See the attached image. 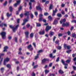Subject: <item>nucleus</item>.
I'll use <instances>...</instances> for the list:
<instances>
[{"label":"nucleus","mask_w":76,"mask_h":76,"mask_svg":"<svg viewBox=\"0 0 76 76\" xmlns=\"http://www.w3.org/2000/svg\"><path fill=\"white\" fill-rule=\"evenodd\" d=\"M6 33L5 32H2L1 33V35L2 38L3 39H5L6 38Z\"/></svg>","instance_id":"1"},{"label":"nucleus","mask_w":76,"mask_h":76,"mask_svg":"<svg viewBox=\"0 0 76 76\" xmlns=\"http://www.w3.org/2000/svg\"><path fill=\"white\" fill-rule=\"evenodd\" d=\"M60 18H56L53 23V25H57L58 23V20H59Z\"/></svg>","instance_id":"2"},{"label":"nucleus","mask_w":76,"mask_h":76,"mask_svg":"<svg viewBox=\"0 0 76 76\" xmlns=\"http://www.w3.org/2000/svg\"><path fill=\"white\" fill-rule=\"evenodd\" d=\"M26 39H28L29 38V32L26 31L25 32Z\"/></svg>","instance_id":"3"},{"label":"nucleus","mask_w":76,"mask_h":76,"mask_svg":"<svg viewBox=\"0 0 76 76\" xmlns=\"http://www.w3.org/2000/svg\"><path fill=\"white\" fill-rule=\"evenodd\" d=\"M58 11L57 9L56 8L55 10H53V13L52 14L53 16H54L56 15V13Z\"/></svg>","instance_id":"4"},{"label":"nucleus","mask_w":76,"mask_h":76,"mask_svg":"<svg viewBox=\"0 0 76 76\" xmlns=\"http://www.w3.org/2000/svg\"><path fill=\"white\" fill-rule=\"evenodd\" d=\"M20 3V0H19V1H17V3L16 4H15L14 5V7H17V6Z\"/></svg>","instance_id":"5"},{"label":"nucleus","mask_w":76,"mask_h":76,"mask_svg":"<svg viewBox=\"0 0 76 76\" xmlns=\"http://www.w3.org/2000/svg\"><path fill=\"white\" fill-rule=\"evenodd\" d=\"M10 60V58H8V57L7 58L4 60V65H6V62H8Z\"/></svg>","instance_id":"6"},{"label":"nucleus","mask_w":76,"mask_h":76,"mask_svg":"<svg viewBox=\"0 0 76 76\" xmlns=\"http://www.w3.org/2000/svg\"><path fill=\"white\" fill-rule=\"evenodd\" d=\"M19 24H18L17 26H16L15 27H14V28L13 29H12V31H13V32H15L16 30H17L18 28V27H19Z\"/></svg>","instance_id":"7"},{"label":"nucleus","mask_w":76,"mask_h":76,"mask_svg":"<svg viewBox=\"0 0 76 76\" xmlns=\"http://www.w3.org/2000/svg\"><path fill=\"white\" fill-rule=\"evenodd\" d=\"M27 48L28 49V50H30V51H32L33 50V48H32L31 45H30L28 46Z\"/></svg>","instance_id":"8"},{"label":"nucleus","mask_w":76,"mask_h":76,"mask_svg":"<svg viewBox=\"0 0 76 76\" xmlns=\"http://www.w3.org/2000/svg\"><path fill=\"white\" fill-rule=\"evenodd\" d=\"M43 16V15L42 14H40L39 15V17L40 18H39V22H41V21L42 20V19H43V18L42 17Z\"/></svg>","instance_id":"9"},{"label":"nucleus","mask_w":76,"mask_h":76,"mask_svg":"<svg viewBox=\"0 0 76 76\" xmlns=\"http://www.w3.org/2000/svg\"><path fill=\"white\" fill-rule=\"evenodd\" d=\"M49 59H44L42 61V63H45L46 61H48Z\"/></svg>","instance_id":"10"},{"label":"nucleus","mask_w":76,"mask_h":76,"mask_svg":"<svg viewBox=\"0 0 76 76\" xmlns=\"http://www.w3.org/2000/svg\"><path fill=\"white\" fill-rule=\"evenodd\" d=\"M28 21V19H25L24 20H23V22L22 24V25L23 26L24 25H25V23H26Z\"/></svg>","instance_id":"11"},{"label":"nucleus","mask_w":76,"mask_h":76,"mask_svg":"<svg viewBox=\"0 0 76 76\" xmlns=\"http://www.w3.org/2000/svg\"><path fill=\"white\" fill-rule=\"evenodd\" d=\"M51 28V26H47L46 28V32H48V31Z\"/></svg>","instance_id":"12"},{"label":"nucleus","mask_w":76,"mask_h":76,"mask_svg":"<svg viewBox=\"0 0 76 76\" xmlns=\"http://www.w3.org/2000/svg\"><path fill=\"white\" fill-rule=\"evenodd\" d=\"M69 25V23L66 22V23H64L62 24V26H68Z\"/></svg>","instance_id":"13"},{"label":"nucleus","mask_w":76,"mask_h":76,"mask_svg":"<svg viewBox=\"0 0 76 76\" xmlns=\"http://www.w3.org/2000/svg\"><path fill=\"white\" fill-rule=\"evenodd\" d=\"M8 48H9L7 46H6L5 47H4V49L3 50V52H7V50Z\"/></svg>","instance_id":"14"},{"label":"nucleus","mask_w":76,"mask_h":76,"mask_svg":"<svg viewBox=\"0 0 76 76\" xmlns=\"http://www.w3.org/2000/svg\"><path fill=\"white\" fill-rule=\"evenodd\" d=\"M36 9L37 10H39L40 11H41L42 10V9H41V7H40V6H39L36 7Z\"/></svg>","instance_id":"15"},{"label":"nucleus","mask_w":76,"mask_h":76,"mask_svg":"<svg viewBox=\"0 0 76 76\" xmlns=\"http://www.w3.org/2000/svg\"><path fill=\"white\" fill-rule=\"evenodd\" d=\"M44 33H45L44 30H43L42 31H40L39 32L40 35H44Z\"/></svg>","instance_id":"16"},{"label":"nucleus","mask_w":76,"mask_h":76,"mask_svg":"<svg viewBox=\"0 0 76 76\" xmlns=\"http://www.w3.org/2000/svg\"><path fill=\"white\" fill-rule=\"evenodd\" d=\"M58 72L59 73H60V74H61V75H63V74L64 73V72L61 70H60Z\"/></svg>","instance_id":"17"},{"label":"nucleus","mask_w":76,"mask_h":76,"mask_svg":"<svg viewBox=\"0 0 76 76\" xmlns=\"http://www.w3.org/2000/svg\"><path fill=\"white\" fill-rule=\"evenodd\" d=\"M72 37L73 38H75L76 39V34L75 33H72Z\"/></svg>","instance_id":"18"},{"label":"nucleus","mask_w":76,"mask_h":76,"mask_svg":"<svg viewBox=\"0 0 76 76\" xmlns=\"http://www.w3.org/2000/svg\"><path fill=\"white\" fill-rule=\"evenodd\" d=\"M39 54H37V56H35V58H34L35 60H37L38 59V58H39Z\"/></svg>","instance_id":"19"},{"label":"nucleus","mask_w":76,"mask_h":76,"mask_svg":"<svg viewBox=\"0 0 76 76\" xmlns=\"http://www.w3.org/2000/svg\"><path fill=\"white\" fill-rule=\"evenodd\" d=\"M25 16H28L29 15V12H26L25 14Z\"/></svg>","instance_id":"20"},{"label":"nucleus","mask_w":76,"mask_h":76,"mask_svg":"<svg viewBox=\"0 0 76 76\" xmlns=\"http://www.w3.org/2000/svg\"><path fill=\"white\" fill-rule=\"evenodd\" d=\"M7 16L8 18L10 17V16H12V13H11L10 14H9V13L7 12Z\"/></svg>","instance_id":"21"},{"label":"nucleus","mask_w":76,"mask_h":76,"mask_svg":"<svg viewBox=\"0 0 76 76\" xmlns=\"http://www.w3.org/2000/svg\"><path fill=\"white\" fill-rule=\"evenodd\" d=\"M53 7V5L52 4H50L49 9V10H51Z\"/></svg>","instance_id":"22"},{"label":"nucleus","mask_w":76,"mask_h":76,"mask_svg":"<svg viewBox=\"0 0 76 76\" xmlns=\"http://www.w3.org/2000/svg\"><path fill=\"white\" fill-rule=\"evenodd\" d=\"M71 61V59H68L66 61V63H70Z\"/></svg>","instance_id":"23"},{"label":"nucleus","mask_w":76,"mask_h":76,"mask_svg":"<svg viewBox=\"0 0 76 76\" xmlns=\"http://www.w3.org/2000/svg\"><path fill=\"white\" fill-rule=\"evenodd\" d=\"M66 22V19L64 18L62 20V21H60V23L61 24L62 22Z\"/></svg>","instance_id":"24"},{"label":"nucleus","mask_w":76,"mask_h":76,"mask_svg":"<svg viewBox=\"0 0 76 76\" xmlns=\"http://www.w3.org/2000/svg\"><path fill=\"white\" fill-rule=\"evenodd\" d=\"M36 25L37 26V27H39V26H41V24L39 23H36Z\"/></svg>","instance_id":"25"},{"label":"nucleus","mask_w":76,"mask_h":76,"mask_svg":"<svg viewBox=\"0 0 76 76\" xmlns=\"http://www.w3.org/2000/svg\"><path fill=\"white\" fill-rule=\"evenodd\" d=\"M7 67L8 68H9V69H11V65L9 64H8L7 65Z\"/></svg>","instance_id":"26"},{"label":"nucleus","mask_w":76,"mask_h":76,"mask_svg":"<svg viewBox=\"0 0 76 76\" xmlns=\"http://www.w3.org/2000/svg\"><path fill=\"white\" fill-rule=\"evenodd\" d=\"M30 38H33V37H34V33H31L30 35Z\"/></svg>","instance_id":"27"},{"label":"nucleus","mask_w":76,"mask_h":76,"mask_svg":"<svg viewBox=\"0 0 76 76\" xmlns=\"http://www.w3.org/2000/svg\"><path fill=\"white\" fill-rule=\"evenodd\" d=\"M59 40H56L55 41V43L56 44H58V45H59Z\"/></svg>","instance_id":"28"},{"label":"nucleus","mask_w":76,"mask_h":76,"mask_svg":"<svg viewBox=\"0 0 76 76\" xmlns=\"http://www.w3.org/2000/svg\"><path fill=\"white\" fill-rule=\"evenodd\" d=\"M32 4L31 3V2H30L29 3V5H30V10H31V9H32V7L31 6V5Z\"/></svg>","instance_id":"29"},{"label":"nucleus","mask_w":76,"mask_h":76,"mask_svg":"<svg viewBox=\"0 0 76 76\" xmlns=\"http://www.w3.org/2000/svg\"><path fill=\"white\" fill-rule=\"evenodd\" d=\"M9 9H10V11L11 12H12V10H13V8H12V7H9Z\"/></svg>","instance_id":"30"},{"label":"nucleus","mask_w":76,"mask_h":76,"mask_svg":"<svg viewBox=\"0 0 76 76\" xmlns=\"http://www.w3.org/2000/svg\"><path fill=\"white\" fill-rule=\"evenodd\" d=\"M54 34V32H50V35L51 36H53V35Z\"/></svg>","instance_id":"31"},{"label":"nucleus","mask_w":76,"mask_h":76,"mask_svg":"<svg viewBox=\"0 0 76 76\" xmlns=\"http://www.w3.org/2000/svg\"><path fill=\"white\" fill-rule=\"evenodd\" d=\"M49 72H50L49 70H45V74H47V73H49Z\"/></svg>","instance_id":"32"},{"label":"nucleus","mask_w":76,"mask_h":76,"mask_svg":"<svg viewBox=\"0 0 76 76\" xmlns=\"http://www.w3.org/2000/svg\"><path fill=\"white\" fill-rule=\"evenodd\" d=\"M56 48L58 50H61V47L60 46H57Z\"/></svg>","instance_id":"33"},{"label":"nucleus","mask_w":76,"mask_h":76,"mask_svg":"<svg viewBox=\"0 0 76 76\" xmlns=\"http://www.w3.org/2000/svg\"><path fill=\"white\" fill-rule=\"evenodd\" d=\"M64 48L66 49V48H67V45H66V44H64Z\"/></svg>","instance_id":"34"},{"label":"nucleus","mask_w":76,"mask_h":76,"mask_svg":"<svg viewBox=\"0 0 76 76\" xmlns=\"http://www.w3.org/2000/svg\"><path fill=\"white\" fill-rule=\"evenodd\" d=\"M48 19H49L50 21L52 20V17L51 16H49L48 17Z\"/></svg>","instance_id":"35"},{"label":"nucleus","mask_w":76,"mask_h":76,"mask_svg":"<svg viewBox=\"0 0 76 76\" xmlns=\"http://www.w3.org/2000/svg\"><path fill=\"white\" fill-rule=\"evenodd\" d=\"M49 76H55V74L50 73L49 74Z\"/></svg>","instance_id":"36"},{"label":"nucleus","mask_w":76,"mask_h":76,"mask_svg":"<svg viewBox=\"0 0 76 76\" xmlns=\"http://www.w3.org/2000/svg\"><path fill=\"white\" fill-rule=\"evenodd\" d=\"M14 38L16 42H18V38L15 37Z\"/></svg>","instance_id":"37"},{"label":"nucleus","mask_w":76,"mask_h":76,"mask_svg":"<svg viewBox=\"0 0 76 76\" xmlns=\"http://www.w3.org/2000/svg\"><path fill=\"white\" fill-rule=\"evenodd\" d=\"M7 1H6L4 3V6H6V5H7Z\"/></svg>","instance_id":"38"},{"label":"nucleus","mask_w":76,"mask_h":76,"mask_svg":"<svg viewBox=\"0 0 76 76\" xmlns=\"http://www.w3.org/2000/svg\"><path fill=\"white\" fill-rule=\"evenodd\" d=\"M57 16L58 17H61V14H58L57 15Z\"/></svg>","instance_id":"39"},{"label":"nucleus","mask_w":76,"mask_h":76,"mask_svg":"<svg viewBox=\"0 0 76 76\" xmlns=\"http://www.w3.org/2000/svg\"><path fill=\"white\" fill-rule=\"evenodd\" d=\"M60 59V58L59 57H58L56 59V62H58L59 61V60Z\"/></svg>","instance_id":"40"},{"label":"nucleus","mask_w":76,"mask_h":76,"mask_svg":"<svg viewBox=\"0 0 76 76\" xmlns=\"http://www.w3.org/2000/svg\"><path fill=\"white\" fill-rule=\"evenodd\" d=\"M10 28H11L12 29H14V26L11 25H10Z\"/></svg>","instance_id":"41"},{"label":"nucleus","mask_w":76,"mask_h":76,"mask_svg":"<svg viewBox=\"0 0 76 76\" xmlns=\"http://www.w3.org/2000/svg\"><path fill=\"white\" fill-rule=\"evenodd\" d=\"M42 50H39L38 52V54H39V53H42Z\"/></svg>","instance_id":"42"},{"label":"nucleus","mask_w":76,"mask_h":76,"mask_svg":"<svg viewBox=\"0 0 76 76\" xmlns=\"http://www.w3.org/2000/svg\"><path fill=\"white\" fill-rule=\"evenodd\" d=\"M4 70V68H1V72H2V73H3V70Z\"/></svg>","instance_id":"43"},{"label":"nucleus","mask_w":76,"mask_h":76,"mask_svg":"<svg viewBox=\"0 0 76 76\" xmlns=\"http://www.w3.org/2000/svg\"><path fill=\"white\" fill-rule=\"evenodd\" d=\"M61 62L62 63V64H64L65 62L64 61V60L63 59H62L61 60Z\"/></svg>","instance_id":"44"},{"label":"nucleus","mask_w":76,"mask_h":76,"mask_svg":"<svg viewBox=\"0 0 76 76\" xmlns=\"http://www.w3.org/2000/svg\"><path fill=\"white\" fill-rule=\"evenodd\" d=\"M44 15L45 16H48V13L47 12H45Z\"/></svg>","instance_id":"45"},{"label":"nucleus","mask_w":76,"mask_h":76,"mask_svg":"<svg viewBox=\"0 0 76 76\" xmlns=\"http://www.w3.org/2000/svg\"><path fill=\"white\" fill-rule=\"evenodd\" d=\"M66 48H67V49H68V50H70V46H67V47H66Z\"/></svg>","instance_id":"46"},{"label":"nucleus","mask_w":76,"mask_h":76,"mask_svg":"<svg viewBox=\"0 0 76 76\" xmlns=\"http://www.w3.org/2000/svg\"><path fill=\"white\" fill-rule=\"evenodd\" d=\"M31 19H33V18H34V15L32 13L31 14Z\"/></svg>","instance_id":"47"},{"label":"nucleus","mask_w":76,"mask_h":76,"mask_svg":"<svg viewBox=\"0 0 76 76\" xmlns=\"http://www.w3.org/2000/svg\"><path fill=\"white\" fill-rule=\"evenodd\" d=\"M71 50H68L67 51H66V53H70V52H71Z\"/></svg>","instance_id":"48"},{"label":"nucleus","mask_w":76,"mask_h":76,"mask_svg":"<svg viewBox=\"0 0 76 76\" xmlns=\"http://www.w3.org/2000/svg\"><path fill=\"white\" fill-rule=\"evenodd\" d=\"M21 9H22V7L20 6L18 9V11H20L21 10Z\"/></svg>","instance_id":"49"},{"label":"nucleus","mask_w":76,"mask_h":76,"mask_svg":"<svg viewBox=\"0 0 76 76\" xmlns=\"http://www.w3.org/2000/svg\"><path fill=\"white\" fill-rule=\"evenodd\" d=\"M27 28H28L30 26V24H28L26 25Z\"/></svg>","instance_id":"50"},{"label":"nucleus","mask_w":76,"mask_h":76,"mask_svg":"<svg viewBox=\"0 0 76 76\" xmlns=\"http://www.w3.org/2000/svg\"><path fill=\"white\" fill-rule=\"evenodd\" d=\"M4 56V54H0V59L1 58V56Z\"/></svg>","instance_id":"51"},{"label":"nucleus","mask_w":76,"mask_h":76,"mask_svg":"<svg viewBox=\"0 0 76 76\" xmlns=\"http://www.w3.org/2000/svg\"><path fill=\"white\" fill-rule=\"evenodd\" d=\"M3 58H2L1 59V61H0V65H1V63L2 62V61H3Z\"/></svg>","instance_id":"52"},{"label":"nucleus","mask_w":76,"mask_h":76,"mask_svg":"<svg viewBox=\"0 0 76 76\" xmlns=\"http://www.w3.org/2000/svg\"><path fill=\"white\" fill-rule=\"evenodd\" d=\"M34 14L35 15H36V16H37V15H38V12H35Z\"/></svg>","instance_id":"53"},{"label":"nucleus","mask_w":76,"mask_h":76,"mask_svg":"<svg viewBox=\"0 0 76 76\" xmlns=\"http://www.w3.org/2000/svg\"><path fill=\"white\" fill-rule=\"evenodd\" d=\"M8 38L9 40H10L12 39V37L11 36H9L8 37Z\"/></svg>","instance_id":"54"},{"label":"nucleus","mask_w":76,"mask_h":76,"mask_svg":"<svg viewBox=\"0 0 76 76\" xmlns=\"http://www.w3.org/2000/svg\"><path fill=\"white\" fill-rule=\"evenodd\" d=\"M50 57H51V58H52L53 57V54L51 53L50 54Z\"/></svg>","instance_id":"55"},{"label":"nucleus","mask_w":76,"mask_h":76,"mask_svg":"<svg viewBox=\"0 0 76 76\" xmlns=\"http://www.w3.org/2000/svg\"><path fill=\"white\" fill-rule=\"evenodd\" d=\"M73 3L74 4V5H76V1H74L73 2Z\"/></svg>","instance_id":"56"},{"label":"nucleus","mask_w":76,"mask_h":76,"mask_svg":"<svg viewBox=\"0 0 76 76\" xmlns=\"http://www.w3.org/2000/svg\"><path fill=\"white\" fill-rule=\"evenodd\" d=\"M73 69L75 70H76V66H73Z\"/></svg>","instance_id":"57"},{"label":"nucleus","mask_w":76,"mask_h":76,"mask_svg":"<svg viewBox=\"0 0 76 76\" xmlns=\"http://www.w3.org/2000/svg\"><path fill=\"white\" fill-rule=\"evenodd\" d=\"M33 45H34V47H36V45L35 44V43L33 42Z\"/></svg>","instance_id":"58"},{"label":"nucleus","mask_w":76,"mask_h":76,"mask_svg":"<svg viewBox=\"0 0 76 76\" xmlns=\"http://www.w3.org/2000/svg\"><path fill=\"white\" fill-rule=\"evenodd\" d=\"M20 21V19H18L17 21V22L18 23H19Z\"/></svg>","instance_id":"59"},{"label":"nucleus","mask_w":76,"mask_h":76,"mask_svg":"<svg viewBox=\"0 0 76 76\" xmlns=\"http://www.w3.org/2000/svg\"><path fill=\"white\" fill-rule=\"evenodd\" d=\"M52 64H53V63H50V64H49V66L51 67V66H52Z\"/></svg>","instance_id":"60"},{"label":"nucleus","mask_w":76,"mask_h":76,"mask_svg":"<svg viewBox=\"0 0 76 76\" xmlns=\"http://www.w3.org/2000/svg\"><path fill=\"white\" fill-rule=\"evenodd\" d=\"M32 76H35V74L34 73H33L31 75Z\"/></svg>","instance_id":"61"},{"label":"nucleus","mask_w":76,"mask_h":76,"mask_svg":"<svg viewBox=\"0 0 76 76\" xmlns=\"http://www.w3.org/2000/svg\"><path fill=\"white\" fill-rule=\"evenodd\" d=\"M65 6V4H62L61 5V7H64V6Z\"/></svg>","instance_id":"62"},{"label":"nucleus","mask_w":76,"mask_h":76,"mask_svg":"<svg viewBox=\"0 0 76 76\" xmlns=\"http://www.w3.org/2000/svg\"><path fill=\"white\" fill-rule=\"evenodd\" d=\"M37 67H38V65H36V66H34V69H36V68H37Z\"/></svg>","instance_id":"63"},{"label":"nucleus","mask_w":76,"mask_h":76,"mask_svg":"<svg viewBox=\"0 0 76 76\" xmlns=\"http://www.w3.org/2000/svg\"><path fill=\"white\" fill-rule=\"evenodd\" d=\"M62 35H63V34H59L58 35V36H59V37H61V36H62Z\"/></svg>","instance_id":"64"}]
</instances>
